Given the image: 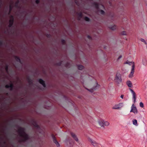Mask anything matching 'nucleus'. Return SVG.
I'll list each match as a JSON object with an SVG mask.
<instances>
[{
  "label": "nucleus",
  "instance_id": "1",
  "mask_svg": "<svg viewBox=\"0 0 147 147\" xmlns=\"http://www.w3.org/2000/svg\"><path fill=\"white\" fill-rule=\"evenodd\" d=\"M20 136L23 138L21 141L25 142L29 139V136L25 132V129L24 127H20L18 130Z\"/></svg>",
  "mask_w": 147,
  "mask_h": 147
},
{
  "label": "nucleus",
  "instance_id": "2",
  "mask_svg": "<svg viewBox=\"0 0 147 147\" xmlns=\"http://www.w3.org/2000/svg\"><path fill=\"white\" fill-rule=\"evenodd\" d=\"M89 141L92 144L94 147H100V144L91 138L88 139Z\"/></svg>",
  "mask_w": 147,
  "mask_h": 147
},
{
  "label": "nucleus",
  "instance_id": "3",
  "mask_svg": "<svg viewBox=\"0 0 147 147\" xmlns=\"http://www.w3.org/2000/svg\"><path fill=\"white\" fill-rule=\"evenodd\" d=\"M130 112H133L135 114H137L138 113V111L136 107L134 105V104H132L131 107V110L130 111Z\"/></svg>",
  "mask_w": 147,
  "mask_h": 147
},
{
  "label": "nucleus",
  "instance_id": "4",
  "mask_svg": "<svg viewBox=\"0 0 147 147\" xmlns=\"http://www.w3.org/2000/svg\"><path fill=\"white\" fill-rule=\"evenodd\" d=\"M123 106V104L122 103H120L119 104L115 105L112 108L113 109H118Z\"/></svg>",
  "mask_w": 147,
  "mask_h": 147
},
{
  "label": "nucleus",
  "instance_id": "5",
  "mask_svg": "<svg viewBox=\"0 0 147 147\" xmlns=\"http://www.w3.org/2000/svg\"><path fill=\"white\" fill-rule=\"evenodd\" d=\"M51 136L53 139V142L55 144L56 146L57 147H60V145L57 140L56 139V138L54 136V135L52 134H51Z\"/></svg>",
  "mask_w": 147,
  "mask_h": 147
},
{
  "label": "nucleus",
  "instance_id": "6",
  "mask_svg": "<svg viewBox=\"0 0 147 147\" xmlns=\"http://www.w3.org/2000/svg\"><path fill=\"white\" fill-rule=\"evenodd\" d=\"M115 80L118 84H120L122 81L121 76L119 75L116 74Z\"/></svg>",
  "mask_w": 147,
  "mask_h": 147
},
{
  "label": "nucleus",
  "instance_id": "7",
  "mask_svg": "<svg viewBox=\"0 0 147 147\" xmlns=\"http://www.w3.org/2000/svg\"><path fill=\"white\" fill-rule=\"evenodd\" d=\"M130 90L132 94V99L134 103H135L136 102V95L135 92L134 91V90L131 89H129Z\"/></svg>",
  "mask_w": 147,
  "mask_h": 147
},
{
  "label": "nucleus",
  "instance_id": "8",
  "mask_svg": "<svg viewBox=\"0 0 147 147\" xmlns=\"http://www.w3.org/2000/svg\"><path fill=\"white\" fill-rule=\"evenodd\" d=\"M14 22V18L13 16H11V18L10 20H9V24L8 25V27L9 28L11 27L13 23Z\"/></svg>",
  "mask_w": 147,
  "mask_h": 147
},
{
  "label": "nucleus",
  "instance_id": "9",
  "mask_svg": "<svg viewBox=\"0 0 147 147\" xmlns=\"http://www.w3.org/2000/svg\"><path fill=\"white\" fill-rule=\"evenodd\" d=\"M134 68H135V65L134 64V62H133V64L132 66V68L131 69V71L130 72V74L129 75V77L130 78L131 77L133 76V74L134 72Z\"/></svg>",
  "mask_w": 147,
  "mask_h": 147
},
{
  "label": "nucleus",
  "instance_id": "10",
  "mask_svg": "<svg viewBox=\"0 0 147 147\" xmlns=\"http://www.w3.org/2000/svg\"><path fill=\"white\" fill-rule=\"evenodd\" d=\"M39 82L42 84L44 88L46 87V85L45 83V82L42 79H40L38 80L37 79V82Z\"/></svg>",
  "mask_w": 147,
  "mask_h": 147
},
{
  "label": "nucleus",
  "instance_id": "11",
  "mask_svg": "<svg viewBox=\"0 0 147 147\" xmlns=\"http://www.w3.org/2000/svg\"><path fill=\"white\" fill-rule=\"evenodd\" d=\"M27 80L30 85L32 84V80L29 76H28L26 78Z\"/></svg>",
  "mask_w": 147,
  "mask_h": 147
},
{
  "label": "nucleus",
  "instance_id": "12",
  "mask_svg": "<svg viewBox=\"0 0 147 147\" xmlns=\"http://www.w3.org/2000/svg\"><path fill=\"white\" fill-rule=\"evenodd\" d=\"M71 134L73 138L77 142L78 141V139L76 135L74 133L71 132Z\"/></svg>",
  "mask_w": 147,
  "mask_h": 147
},
{
  "label": "nucleus",
  "instance_id": "13",
  "mask_svg": "<svg viewBox=\"0 0 147 147\" xmlns=\"http://www.w3.org/2000/svg\"><path fill=\"white\" fill-rule=\"evenodd\" d=\"M15 59L16 61L17 62H19L21 64L22 63V62L21 61L20 59V58L18 57L17 56H15Z\"/></svg>",
  "mask_w": 147,
  "mask_h": 147
},
{
  "label": "nucleus",
  "instance_id": "14",
  "mask_svg": "<svg viewBox=\"0 0 147 147\" xmlns=\"http://www.w3.org/2000/svg\"><path fill=\"white\" fill-rule=\"evenodd\" d=\"M99 125L101 127H104V123L103 120H101L98 121Z\"/></svg>",
  "mask_w": 147,
  "mask_h": 147
},
{
  "label": "nucleus",
  "instance_id": "15",
  "mask_svg": "<svg viewBox=\"0 0 147 147\" xmlns=\"http://www.w3.org/2000/svg\"><path fill=\"white\" fill-rule=\"evenodd\" d=\"M127 84L129 87H131L132 86V83L130 81H127Z\"/></svg>",
  "mask_w": 147,
  "mask_h": 147
},
{
  "label": "nucleus",
  "instance_id": "16",
  "mask_svg": "<svg viewBox=\"0 0 147 147\" xmlns=\"http://www.w3.org/2000/svg\"><path fill=\"white\" fill-rule=\"evenodd\" d=\"M134 125L136 126H138V124L137 123V121L136 119H133L132 121Z\"/></svg>",
  "mask_w": 147,
  "mask_h": 147
},
{
  "label": "nucleus",
  "instance_id": "17",
  "mask_svg": "<svg viewBox=\"0 0 147 147\" xmlns=\"http://www.w3.org/2000/svg\"><path fill=\"white\" fill-rule=\"evenodd\" d=\"M109 28L112 30H114L116 29L117 26L115 25H114L113 26L110 27Z\"/></svg>",
  "mask_w": 147,
  "mask_h": 147
},
{
  "label": "nucleus",
  "instance_id": "18",
  "mask_svg": "<svg viewBox=\"0 0 147 147\" xmlns=\"http://www.w3.org/2000/svg\"><path fill=\"white\" fill-rule=\"evenodd\" d=\"M78 69L82 70L84 69V67L82 65H78Z\"/></svg>",
  "mask_w": 147,
  "mask_h": 147
},
{
  "label": "nucleus",
  "instance_id": "19",
  "mask_svg": "<svg viewBox=\"0 0 147 147\" xmlns=\"http://www.w3.org/2000/svg\"><path fill=\"white\" fill-rule=\"evenodd\" d=\"M20 3V0H17L16 1L15 3V6H16V7H18L19 6Z\"/></svg>",
  "mask_w": 147,
  "mask_h": 147
},
{
  "label": "nucleus",
  "instance_id": "20",
  "mask_svg": "<svg viewBox=\"0 0 147 147\" xmlns=\"http://www.w3.org/2000/svg\"><path fill=\"white\" fill-rule=\"evenodd\" d=\"M9 88H10V90L11 91L12 90H13L14 86L13 84L11 83L9 85Z\"/></svg>",
  "mask_w": 147,
  "mask_h": 147
},
{
  "label": "nucleus",
  "instance_id": "21",
  "mask_svg": "<svg viewBox=\"0 0 147 147\" xmlns=\"http://www.w3.org/2000/svg\"><path fill=\"white\" fill-rule=\"evenodd\" d=\"M142 64L144 65H146V59H142Z\"/></svg>",
  "mask_w": 147,
  "mask_h": 147
},
{
  "label": "nucleus",
  "instance_id": "22",
  "mask_svg": "<svg viewBox=\"0 0 147 147\" xmlns=\"http://www.w3.org/2000/svg\"><path fill=\"white\" fill-rule=\"evenodd\" d=\"M78 16L79 17V20H80V19L82 17V14L81 12L79 13L78 14Z\"/></svg>",
  "mask_w": 147,
  "mask_h": 147
},
{
  "label": "nucleus",
  "instance_id": "23",
  "mask_svg": "<svg viewBox=\"0 0 147 147\" xmlns=\"http://www.w3.org/2000/svg\"><path fill=\"white\" fill-rule=\"evenodd\" d=\"M133 62H130L128 61H127L125 63L129 64V65H131L132 64H133Z\"/></svg>",
  "mask_w": 147,
  "mask_h": 147
},
{
  "label": "nucleus",
  "instance_id": "24",
  "mask_svg": "<svg viewBox=\"0 0 147 147\" xmlns=\"http://www.w3.org/2000/svg\"><path fill=\"white\" fill-rule=\"evenodd\" d=\"M70 64L68 63H67L65 65V66L67 68H69L70 67Z\"/></svg>",
  "mask_w": 147,
  "mask_h": 147
},
{
  "label": "nucleus",
  "instance_id": "25",
  "mask_svg": "<svg viewBox=\"0 0 147 147\" xmlns=\"http://www.w3.org/2000/svg\"><path fill=\"white\" fill-rule=\"evenodd\" d=\"M104 125H105L106 126H108L109 124V123L107 121H104Z\"/></svg>",
  "mask_w": 147,
  "mask_h": 147
},
{
  "label": "nucleus",
  "instance_id": "26",
  "mask_svg": "<svg viewBox=\"0 0 147 147\" xmlns=\"http://www.w3.org/2000/svg\"><path fill=\"white\" fill-rule=\"evenodd\" d=\"M84 20L86 21L87 22H89L90 21V19L87 17H85L84 18Z\"/></svg>",
  "mask_w": 147,
  "mask_h": 147
},
{
  "label": "nucleus",
  "instance_id": "27",
  "mask_svg": "<svg viewBox=\"0 0 147 147\" xmlns=\"http://www.w3.org/2000/svg\"><path fill=\"white\" fill-rule=\"evenodd\" d=\"M99 86V85L97 84V85L95 87H94L92 88V90H95L96 89H97L98 87Z\"/></svg>",
  "mask_w": 147,
  "mask_h": 147
},
{
  "label": "nucleus",
  "instance_id": "28",
  "mask_svg": "<svg viewBox=\"0 0 147 147\" xmlns=\"http://www.w3.org/2000/svg\"><path fill=\"white\" fill-rule=\"evenodd\" d=\"M45 35L48 38H50L51 36V35L50 34H46Z\"/></svg>",
  "mask_w": 147,
  "mask_h": 147
},
{
  "label": "nucleus",
  "instance_id": "29",
  "mask_svg": "<svg viewBox=\"0 0 147 147\" xmlns=\"http://www.w3.org/2000/svg\"><path fill=\"white\" fill-rule=\"evenodd\" d=\"M61 42L63 45H65V41L64 39H61Z\"/></svg>",
  "mask_w": 147,
  "mask_h": 147
},
{
  "label": "nucleus",
  "instance_id": "30",
  "mask_svg": "<svg viewBox=\"0 0 147 147\" xmlns=\"http://www.w3.org/2000/svg\"><path fill=\"white\" fill-rule=\"evenodd\" d=\"M5 71L7 72L8 71V65H6L5 66Z\"/></svg>",
  "mask_w": 147,
  "mask_h": 147
},
{
  "label": "nucleus",
  "instance_id": "31",
  "mask_svg": "<svg viewBox=\"0 0 147 147\" xmlns=\"http://www.w3.org/2000/svg\"><path fill=\"white\" fill-rule=\"evenodd\" d=\"M62 62L61 61L59 62L56 64V65L58 66H60L62 64Z\"/></svg>",
  "mask_w": 147,
  "mask_h": 147
},
{
  "label": "nucleus",
  "instance_id": "32",
  "mask_svg": "<svg viewBox=\"0 0 147 147\" xmlns=\"http://www.w3.org/2000/svg\"><path fill=\"white\" fill-rule=\"evenodd\" d=\"M140 106L141 107L143 108L144 107L143 103L142 102H141L140 103Z\"/></svg>",
  "mask_w": 147,
  "mask_h": 147
},
{
  "label": "nucleus",
  "instance_id": "33",
  "mask_svg": "<svg viewBox=\"0 0 147 147\" xmlns=\"http://www.w3.org/2000/svg\"><path fill=\"white\" fill-rule=\"evenodd\" d=\"M121 34L123 35H126V32L125 31H123L121 33Z\"/></svg>",
  "mask_w": 147,
  "mask_h": 147
},
{
  "label": "nucleus",
  "instance_id": "34",
  "mask_svg": "<svg viewBox=\"0 0 147 147\" xmlns=\"http://www.w3.org/2000/svg\"><path fill=\"white\" fill-rule=\"evenodd\" d=\"M101 11V13L102 14H104L105 13V11L103 10H100Z\"/></svg>",
  "mask_w": 147,
  "mask_h": 147
},
{
  "label": "nucleus",
  "instance_id": "35",
  "mask_svg": "<svg viewBox=\"0 0 147 147\" xmlns=\"http://www.w3.org/2000/svg\"><path fill=\"white\" fill-rule=\"evenodd\" d=\"M3 42L2 40H0V46H2L3 45Z\"/></svg>",
  "mask_w": 147,
  "mask_h": 147
},
{
  "label": "nucleus",
  "instance_id": "36",
  "mask_svg": "<svg viewBox=\"0 0 147 147\" xmlns=\"http://www.w3.org/2000/svg\"><path fill=\"white\" fill-rule=\"evenodd\" d=\"M5 88H9V85H6L5 86Z\"/></svg>",
  "mask_w": 147,
  "mask_h": 147
},
{
  "label": "nucleus",
  "instance_id": "37",
  "mask_svg": "<svg viewBox=\"0 0 147 147\" xmlns=\"http://www.w3.org/2000/svg\"><path fill=\"white\" fill-rule=\"evenodd\" d=\"M140 40H141L142 42H145V40L144 39H143V38H141V39H140Z\"/></svg>",
  "mask_w": 147,
  "mask_h": 147
},
{
  "label": "nucleus",
  "instance_id": "38",
  "mask_svg": "<svg viewBox=\"0 0 147 147\" xmlns=\"http://www.w3.org/2000/svg\"><path fill=\"white\" fill-rule=\"evenodd\" d=\"M87 37L89 39H92L90 35H88Z\"/></svg>",
  "mask_w": 147,
  "mask_h": 147
},
{
  "label": "nucleus",
  "instance_id": "39",
  "mask_svg": "<svg viewBox=\"0 0 147 147\" xmlns=\"http://www.w3.org/2000/svg\"><path fill=\"white\" fill-rule=\"evenodd\" d=\"M122 57V56L121 55H120L118 57V60H119V59H121Z\"/></svg>",
  "mask_w": 147,
  "mask_h": 147
},
{
  "label": "nucleus",
  "instance_id": "40",
  "mask_svg": "<svg viewBox=\"0 0 147 147\" xmlns=\"http://www.w3.org/2000/svg\"><path fill=\"white\" fill-rule=\"evenodd\" d=\"M47 19H48V21H51V20H50L49 16H47Z\"/></svg>",
  "mask_w": 147,
  "mask_h": 147
},
{
  "label": "nucleus",
  "instance_id": "41",
  "mask_svg": "<svg viewBox=\"0 0 147 147\" xmlns=\"http://www.w3.org/2000/svg\"><path fill=\"white\" fill-rule=\"evenodd\" d=\"M123 97H124V95L123 94L121 95L120 96L121 98L122 99L123 98Z\"/></svg>",
  "mask_w": 147,
  "mask_h": 147
},
{
  "label": "nucleus",
  "instance_id": "42",
  "mask_svg": "<svg viewBox=\"0 0 147 147\" xmlns=\"http://www.w3.org/2000/svg\"><path fill=\"white\" fill-rule=\"evenodd\" d=\"M37 131L38 130V129H39V128H40V127H39V126L37 124Z\"/></svg>",
  "mask_w": 147,
  "mask_h": 147
},
{
  "label": "nucleus",
  "instance_id": "43",
  "mask_svg": "<svg viewBox=\"0 0 147 147\" xmlns=\"http://www.w3.org/2000/svg\"><path fill=\"white\" fill-rule=\"evenodd\" d=\"M38 10H37V13H38ZM39 18H38V16H37V22H38V19Z\"/></svg>",
  "mask_w": 147,
  "mask_h": 147
},
{
  "label": "nucleus",
  "instance_id": "44",
  "mask_svg": "<svg viewBox=\"0 0 147 147\" xmlns=\"http://www.w3.org/2000/svg\"><path fill=\"white\" fill-rule=\"evenodd\" d=\"M9 9H12V8H11V6H10V8H9Z\"/></svg>",
  "mask_w": 147,
  "mask_h": 147
},
{
  "label": "nucleus",
  "instance_id": "45",
  "mask_svg": "<svg viewBox=\"0 0 147 147\" xmlns=\"http://www.w3.org/2000/svg\"><path fill=\"white\" fill-rule=\"evenodd\" d=\"M37 4L39 3V0H37Z\"/></svg>",
  "mask_w": 147,
  "mask_h": 147
},
{
  "label": "nucleus",
  "instance_id": "46",
  "mask_svg": "<svg viewBox=\"0 0 147 147\" xmlns=\"http://www.w3.org/2000/svg\"><path fill=\"white\" fill-rule=\"evenodd\" d=\"M96 7L98 8V5L97 4H96Z\"/></svg>",
  "mask_w": 147,
  "mask_h": 147
},
{
  "label": "nucleus",
  "instance_id": "47",
  "mask_svg": "<svg viewBox=\"0 0 147 147\" xmlns=\"http://www.w3.org/2000/svg\"><path fill=\"white\" fill-rule=\"evenodd\" d=\"M47 22V20H45V22Z\"/></svg>",
  "mask_w": 147,
  "mask_h": 147
},
{
  "label": "nucleus",
  "instance_id": "48",
  "mask_svg": "<svg viewBox=\"0 0 147 147\" xmlns=\"http://www.w3.org/2000/svg\"><path fill=\"white\" fill-rule=\"evenodd\" d=\"M86 89H87V90H88L89 91H90V92H91V90H89V89H87V88H86Z\"/></svg>",
  "mask_w": 147,
  "mask_h": 147
},
{
  "label": "nucleus",
  "instance_id": "49",
  "mask_svg": "<svg viewBox=\"0 0 147 147\" xmlns=\"http://www.w3.org/2000/svg\"><path fill=\"white\" fill-rule=\"evenodd\" d=\"M144 43L145 45H147V43L146 42V41L144 42Z\"/></svg>",
  "mask_w": 147,
  "mask_h": 147
},
{
  "label": "nucleus",
  "instance_id": "50",
  "mask_svg": "<svg viewBox=\"0 0 147 147\" xmlns=\"http://www.w3.org/2000/svg\"><path fill=\"white\" fill-rule=\"evenodd\" d=\"M13 3L14 2H13V1H11V3H12V4H13Z\"/></svg>",
  "mask_w": 147,
  "mask_h": 147
},
{
  "label": "nucleus",
  "instance_id": "51",
  "mask_svg": "<svg viewBox=\"0 0 147 147\" xmlns=\"http://www.w3.org/2000/svg\"><path fill=\"white\" fill-rule=\"evenodd\" d=\"M35 3H37V0H35Z\"/></svg>",
  "mask_w": 147,
  "mask_h": 147
},
{
  "label": "nucleus",
  "instance_id": "52",
  "mask_svg": "<svg viewBox=\"0 0 147 147\" xmlns=\"http://www.w3.org/2000/svg\"><path fill=\"white\" fill-rule=\"evenodd\" d=\"M9 10V12H11V10H12L10 9V10Z\"/></svg>",
  "mask_w": 147,
  "mask_h": 147
},
{
  "label": "nucleus",
  "instance_id": "53",
  "mask_svg": "<svg viewBox=\"0 0 147 147\" xmlns=\"http://www.w3.org/2000/svg\"><path fill=\"white\" fill-rule=\"evenodd\" d=\"M37 89H38V85H37Z\"/></svg>",
  "mask_w": 147,
  "mask_h": 147
},
{
  "label": "nucleus",
  "instance_id": "54",
  "mask_svg": "<svg viewBox=\"0 0 147 147\" xmlns=\"http://www.w3.org/2000/svg\"><path fill=\"white\" fill-rule=\"evenodd\" d=\"M37 73H38V69H37Z\"/></svg>",
  "mask_w": 147,
  "mask_h": 147
},
{
  "label": "nucleus",
  "instance_id": "55",
  "mask_svg": "<svg viewBox=\"0 0 147 147\" xmlns=\"http://www.w3.org/2000/svg\"><path fill=\"white\" fill-rule=\"evenodd\" d=\"M37 136H38V134H37Z\"/></svg>",
  "mask_w": 147,
  "mask_h": 147
},
{
  "label": "nucleus",
  "instance_id": "56",
  "mask_svg": "<svg viewBox=\"0 0 147 147\" xmlns=\"http://www.w3.org/2000/svg\"><path fill=\"white\" fill-rule=\"evenodd\" d=\"M37 136H38V134H37Z\"/></svg>",
  "mask_w": 147,
  "mask_h": 147
},
{
  "label": "nucleus",
  "instance_id": "57",
  "mask_svg": "<svg viewBox=\"0 0 147 147\" xmlns=\"http://www.w3.org/2000/svg\"><path fill=\"white\" fill-rule=\"evenodd\" d=\"M37 136H38V134H37Z\"/></svg>",
  "mask_w": 147,
  "mask_h": 147
},
{
  "label": "nucleus",
  "instance_id": "58",
  "mask_svg": "<svg viewBox=\"0 0 147 147\" xmlns=\"http://www.w3.org/2000/svg\"><path fill=\"white\" fill-rule=\"evenodd\" d=\"M7 95L8 94V93H7Z\"/></svg>",
  "mask_w": 147,
  "mask_h": 147
},
{
  "label": "nucleus",
  "instance_id": "59",
  "mask_svg": "<svg viewBox=\"0 0 147 147\" xmlns=\"http://www.w3.org/2000/svg\"><path fill=\"white\" fill-rule=\"evenodd\" d=\"M37 141H38V139H37Z\"/></svg>",
  "mask_w": 147,
  "mask_h": 147
}]
</instances>
